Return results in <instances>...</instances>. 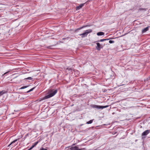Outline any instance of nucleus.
Returning <instances> with one entry per match:
<instances>
[{"instance_id": "0eeeda50", "label": "nucleus", "mask_w": 150, "mask_h": 150, "mask_svg": "<svg viewBox=\"0 0 150 150\" xmlns=\"http://www.w3.org/2000/svg\"><path fill=\"white\" fill-rule=\"evenodd\" d=\"M18 140V139H15V140H14L12 142H11V143H10L8 145V146H10L12 144H13V145H12V146H15L17 144V143H16V144H14V145H13V143H15Z\"/></svg>"}, {"instance_id": "2eb2a0df", "label": "nucleus", "mask_w": 150, "mask_h": 150, "mask_svg": "<svg viewBox=\"0 0 150 150\" xmlns=\"http://www.w3.org/2000/svg\"><path fill=\"white\" fill-rule=\"evenodd\" d=\"M35 88L34 87H33V88H31V89H30L28 91H27V93H29V92H30L32 91H33L34 89Z\"/></svg>"}, {"instance_id": "a211bd4d", "label": "nucleus", "mask_w": 150, "mask_h": 150, "mask_svg": "<svg viewBox=\"0 0 150 150\" xmlns=\"http://www.w3.org/2000/svg\"><path fill=\"white\" fill-rule=\"evenodd\" d=\"M9 71H8L7 72H5V73H4L3 75V76H4L6 74H7L9 72Z\"/></svg>"}, {"instance_id": "7ed1b4c3", "label": "nucleus", "mask_w": 150, "mask_h": 150, "mask_svg": "<svg viewBox=\"0 0 150 150\" xmlns=\"http://www.w3.org/2000/svg\"><path fill=\"white\" fill-rule=\"evenodd\" d=\"M108 105H105V106H100V105H92V107L93 108H96L97 109H103L104 108H107L108 107Z\"/></svg>"}, {"instance_id": "393cba45", "label": "nucleus", "mask_w": 150, "mask_h": 150, "mask_svg": "<svg viewBox=\"0 0 150 150\" xmlns=\"http://www.w3.org/2000/svg\"><path fill=\"white\" fill-rule=\"evenodd\" d=\"M27 136H28V134H27V135H26Z\"/></svg>"}, {"instance_id": "f257e3e1", "label": "nucleus", "mask_w": 150, "mask_h": 150, "mask_svg": "<svg viewBox=\"0 0 150 150\" xmlns=\"http://www.w3.org/2000/svg\"><path fill=\"white\" fill-rule=\"evenodd\" d=\"M57 92V90L50 89L48 91V94L44 97L42 100L49 98L54 96Z\"/></svg>"}, {"instance_id": "20e7f679", "label": "nucleus", "mask_w": 150, "mask_h": 150, "mask_svg": "<svg viewBox=\"0 0 150 150\" xmlns=\"http://www.w3.org/2000/svg\"><path fill=\"white\" fill-rule=\"evenodd\" d=\"M66 150H82V149H80L77 146L69 147Z\"/></svg>"}, {"instance_id": "39448f33", "label": "nucleus", "mask_w": 150, "mask_h": 150, "mask_svg": "<svg viewBox=\"0 0 150 150\" xmlns=\"http://www.w3.org/2000/svg\"><path fill=\"white\" fill-rule=\"evenodd\" d=\"M149 133H150V130H146L142 133V136H146Z\"/></svg>"}, {"instance_id": "f3484780", "label": "nucleus", "mask_w": 150, "mask_h": 150, "mask_svg": "<svg viewBox=\"0 0 150 150\" xmlns=\"http://www.w3.org/2000/svg\"><path fill=\"white\" fill-rule=\"evenodd\" d=\"M28 86H23L22 87H21V89H24L25 88H27Z\"/></svg>"}, {"instance_id": "4468645a", "label": "nucleus", "mask_w": 150, "mask_h": 150, "mask_svg": "<svg viewBox=\"0 0 150 150\" xmlns=\"http://www.w3.org/2000/svg\"><path fill=\"white\" fill-rule=\"evenodd\" d=\"M25 79H29V80H32L33 79L31 77H28L27 78Z\"/></svg>"}, {"instance_id": "6ab92c4d", "label": "nucleus", "mask_w": 150, "mask_h": 150, "mask_svg": "<svg viewBox=\"0 0 150 150\" xmlns=\"http://www.w3.org/2000/svg\"><path fill=\"white\" fill-rule=\"evenodd\" d=\"M38 142H36L34 144V145L36 146L38 144Z\"/></svg>"}, {"instance_id": "1a4fd4ad", "label": "nucleus", "mask_w": 150, "mask_h": 150, "mask_svg": "<svg viewBox=\"0 0 150 150\" xmlns=\"http://www.w3.org/2000/svg\"><path fill=\"white\" fill-rule=\"evenodd\" d=\"M148 30V27H147L144 29H142V33H145L146 32V31H147Z\"/></svg>"}, {"instance_id": "9d476101", "label": "nucleus", "mask_w": 150, "mask_h": 150, "mask_svg": "<svg viewBox=\"0 0 150 150\" xmlns=\"http://www.w3.org/2000/svg\"><path fill=\"white\" fill-rule=\"evenodd\" d=\"M97 35L98 36H101L104 35V33L103 32H99L97 33Z\"/></svg>"}, {"instance_id": "f03ea898", "label": "nucleus", "mask_w": 150, "mask_h": 150, "mask_svg": "<svg viewBox=\"0 0 150 150\" xmlns=\"http://www.w3.org/2000/svg\"><path fill=\"white\" fill-rule=\"evenodd\" d=\"M92 32V30L91 29H89L85 31V32L81 34H79V36H81L82 38L85 37L87 36L88 34Z\"/></svg>"}, {"instance_id": "423d86ee", "label": "nucleus", "mask_w": 150, "mask_h": 150, "mask_svg": "<svg viewBox=\"0 0 150 150\" xmlns=\"http://www.w3.org/2000/svg\"><path fill=\"white\" fill-rule=\"evenodd\" d=\"M96 45H97V46L96 47V48L98 50H100V49L103 47L99 43H97Z\"/></svg>"}, {"instance_id": "f8f14e48", "label": "nucleus", "mask_w": 150, "mask_h": 150, "mask_svg": "<svg viewBox=\"0 0 150 150\" xmlns=\"http://www.w3.org/2000/svg\"><path fill=\"white\" fill-rule=\"evenodd\" d=\"M93 120H91L89 121L88 122H86V124H91V123H92Z\"/></svg>"}, {"instance_id": "4be33fe9", "label": "nucleus", "mask_w": 150, "mask_h": 150, "mask_svg": "<svg viewBox=\"0 0 150 150\" xmlns=\"http://www.w3.org/2000/svg\"><path fill=\"white\" fill-rule=\"evenodd\" d=\"M83 27H84V26L80 27L79 28H78V29L80 30V29H81L82 28H83Z\"/></svg>"}, {"instance_id": "dca6fc26", "label": "nucleus", "mask_w": 150, "mask_h": 150, "mask_svg": "<svg viewBox=\"0 0 150 150\" xmlns=\"http://www.w3.org/2000/svg\"><path fill=\"white\" fill-rule=\"evenodd\" d=\"M114 41L113 40H110L109 41V42L110 43H114Z\"/></svg>"}, {"instance_id": "9b49d317", "label": "nucleus", "mask_w": 150, "mask_h": 150, "mask_svg": "<svg viewBox=\"0 0 150 150\" xmlns=\"http://www.w3.org/2000/svg\"><path fill=\"white\" fill-rule=\"evenodd\" d=\"M6 93V91L4 90L0 92V96L2 95L3 94Z\"/></svg>"}, {"instance_id": "b1692460", "label": "nucleus", "mask_w": 150, "mask_h": 150, "mask_svg": "<svg viewBox=\"0 0 150 150\" xmlns=\"http://www.w3.org/2000/svg\"><path fill=\"white\" fill-rule=\"evenodd\" d=\"M94 150H98V149L97 148V149H94Z\"/></svg>"}, {"instance_id": "5701e85b", "label": "nucleus", "mask_w": 150, "mask_h": 150, "mask_svg": "<svg viewBox=\"0 0 150 150\" xmlns=\"http://www.w3.org/2000/svg\"><path fill=\"white\" fill-rule=\"evenodd\" d=\"M37 75V74H34L33 75V76H36Z\"/></svg>"}, {"instance_id": "ddd939ff", "label": "nucleus", "mask_w": 150, "mask_h": 150, "mask_svg": "<svg viewBox=\"0 0 150 150\" xmlns=\"http://www.w3.org/2000/svg\"><path fill=\"white\" fill-rule=\"evenodd\" d=\"M110 39H101L99 41L102 42L104 41L107 40H110Z\"/></svg>"}, {"instance_id": "412c9836", "label": "nucleus", "mask_w": 150, "mask_h": 150, "mask_svg": "<svg viewBox=\"0 0 150 150\" xmlns=\"http://www.w3.org/2000/svg\"><path fill=\"white\" fill-rule=\"evenodd\" d=\"M40 150H47L46 149H45L43 148H42V149H41Z\"/></svg>"}, {"instance_id": "aec40b11", "label": "nucleus", "mask_w": 150, "mask_h": 150, "mask_svg": "<svg viewBox=\"0 0 150 150\" xmlns=\"http://www.w3.org/2000/svg\"><path fill=\"white\" fill-rule=\"evenodd\" d=\"M35 146V145H34H34H32V147H31V148H30L29 149V150L31 149L32 148H33V147H34Z\"/></svg>"}, {"instance_id": "6e6552de", "label": "nucleus", "mask_w": 150, "mask_h": 150, "mask_svg": "<svg viewBox=\"0 0 150 150\" xmlns=\"http://www.w3.org/2000/svg\"><path fill=\"white\" fill-rule=\"evenodd\" d=\"M84 4H80L79 6H77L76 7V10H79L84 5Z\"/></svg>"}]
</instances>
